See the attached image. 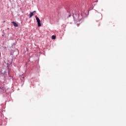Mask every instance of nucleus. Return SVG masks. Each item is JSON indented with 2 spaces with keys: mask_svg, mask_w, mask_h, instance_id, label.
Listing matches in <instances>:
<instances>
[{
  "mask_svg": "<svg viewBox=\"0 0 126 126\" xmlns=\"http://www.w3.org/2000/svg\"><path fill=\"white\" fill-rule=\"evenodd\" d=\"M35 17L37 22L38 27H41V20H40V19L37 16H35Z\"/></svg>",
  "mask_w": 126,
  "mask_h": 126,
  "instance_id": "f257e3e1",
  "label": "nucleus"
},
{
  "mask_svg": "<svg viewBox=\"0 0 126 126\" xmlns=\"http://www.w3.org/2000/svg\"><path fill=\"white\" fill-rule=\"evenodd\" d=\"M11 23L13 25L14 27H18V25L17 24V23L14 22H12Z\"/></svg>",
  "mask_w": 126,
  "mask_h": 126,
  "instance_id": "f03ea898",
  "label": "nucleus"
},
{
  "mask_svg": "<svg viewBox=\"0 0 126 126\" xmlns=\"http://www.w3.org/2000/svg\"><path fill=\"white\" fill-rule=\"evenodd\" d=\"M33 15H34V14L32 12H31L30 14V16H29V18H31V17H32V16H33Z\"/></svg>",
  "mask_w": 126,
  "mask_h": 126,
  "instance_id": "7ed1b4c3",
  "label": "nucleus"
},
{
  "mask_svg": "<svg viewBox=\"0 0 126 126\" xmlns=\"http://www.w3.org/2000/svg\"><path fill=\"white\" fill-rule=\"evenodd\" d=\"M52 39L53 40H55V39H56V35H52Z\"/></svg>",
  "mask_w": 126,
  "mask_h": 126,
  "instance_id": "20e7f679",
  "label": "nucleus"
},
{
  "mask_svg": "<svg viewBox=\"0 0 126 126\" xmlns=\"http://www.w3.org/2000/svg\"><path fill=\"white\" fill-rule=\"evenodd\" d=\"M32 12H33V13H34L36 12V11H33Z\"/></svg>",
  "mask_w": 126,
  "mask_h": 126,
  "instance_id": "39448f33",
  "label": "nucleus"
}]
</instances>
